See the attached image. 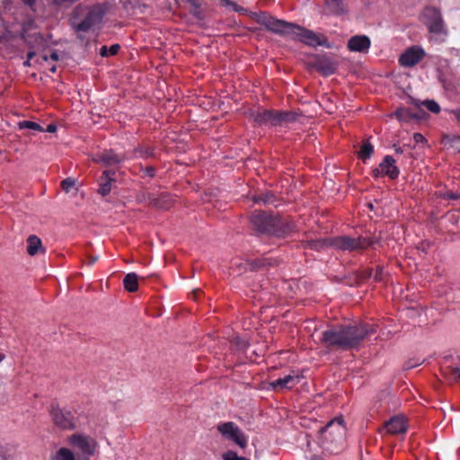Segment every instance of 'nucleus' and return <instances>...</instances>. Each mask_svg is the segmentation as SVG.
Here are the masks:
<instances>
[{"label":"nucleus","mask_w":460,"mask_h":460,"mask_svg":"<svg viewBox=\"0 0 460 460\" xmlns=\"http://www.w3.org/2000/svg\"><path fill=\"white\" fill-rule=\"evenodd\" d=\"M256 22L263 25L268 31L277 34L289 36L293 40H299L310 47L323 46L331 48L327 38L313 31L305 29L292 22L276 19L266 13L256 14Z\"/></svg>","instance_id":"obj_1"},{"label":"nucleus","mask_w":460,"mask_h":460,"mask_svg":"<svg viewBox=\"0 0 460 460\" xmlns=\"http://www.w3.org/2000/svg\"><path fill=\"white\" fill-rule=\"evenodd\" d=\"M250 222L258 234L285 237L296 230L295 224L288 217L266 210L253 211L250 217Z\"/></svg>","instance_id":"obj_2"},{"label":"nucleus","mask_w":460,"mask_h":460,"mask_svg":"<svg viewBox=\"0 0 460 460\" xmlns=\"http://www.w3.org/2000/svg\"><path fill=\"white\" fill-rule=\"evenodd\" d=\"M105 13L106 8L101 4L93 5L89 9L80 4L73 11L70 24L76 32H86L101 23Z\"/></svg>","instance_id":"obj_3"},{"label":"nucleus","mask_w":460,"mask_h":460,"mask_svg":"<svg viewBox=\"0 0 460 460\" xmlns=\"http://www.w3.org/2000/svg\"><path fill=\"white\" fill-rule=\"evenodd\" d=\"M347 349L358 347L364 339L376 332V327L365 323L341 325Z\"/></svg>","instance_id":"obj_4"},{"label":"nucleus","mask_w":460,"mask_h":460,"mask_svg":"<svg viewBox=\"0 0 460 460\" xmlns=\"http://www.w3.org/2000/svg\"><path fill=\"white\" fill-rule=\"evenodd\" d=\"M338 61L327 55H312L305 62L309 69H315L323 76L333 75L338 68Z\"/></svg>","instance_id":"obj_5"},{"label":"nucleus","mask_w":460,"mask_h":460,"mask_svg":"<svg viewBox=\"0 0 460 460\" xmlns=\"http://www.w3.org/2000/svg\"><path fill=\"white\" fill-rule=\"evenodd\" d=\"M69 444L74 449L79 450L81 454L76 456H85L89 458L90 456L94 455L98 444L94 438L90 436L81 433H75L68 438Z\"/></svg>","instance_id":"obj_6"},{"label":"nucleus","mask_w":460,"mask_h":460,"mask_svg":"<svg viewBox=\"0 0 460 460\" xmlns=\"http://www.w3.org/2000/svg\"><path fill=\"white\" fill-rule=\"evenodd\" d=\"M49 413L51 420L57 428L64 430L75 429V419L70 411L62 409L58 405L52 404Z\"/></svg>","instance_id":"obj_7"},{"label":"nucleus","mask_w":460,"mask_h":460,"mask_svg":"<svg viewBox=\"0 0 460 460\" xmlns=\"http://www.w3.org/2000/svg\"><path fill=\"white\" fill-rule=\"evenodd\" d=\"M217 430L221 435L234 441L241 448H245L247 446V437L241 431V429L232 421L224 422L217 426Z\"/></svg>","instance_id":"obj_8"},{"label":"nucleus","mask_w":460,"mask_h":460,"mask_svg":"<svg viewBox=\"0 0 460 460\" xmlns=\"http://www.w3.org/2000/svg\"><path fill=\"white\" fill-rule=\"evenodd\" d=\"M423 16L425 24L428 26L429 32L435 34H446L444 22L441 13L435 7H428L425 9Z\"/></svg>","instance_id":"obj_9"},{"label":"nucleus","mask_w":460,"mask_h":460,"mask_svg":"<svg viewBox=\"0 0 460 460\" xmlns=\"http://www.w3.org/2000/svg\"><path fill=\"white\" fill-rule=\"evenodd\" d=\"M320 341L327 348L336 347L341 349H347L341 325L324 331Z\"/></svg>","instance_id":"obj_10"},{"label":"nucleus","mask_w":460,"mask_h":460,"mask_svg":"<svg viewBox=\"0 0 460 460\" xmlns=\"http://www.w3.org/2000/svg\"><path fill=\"white\" fill-rule=\"evenodd\" d=\"M423 56V49L411 47L401 55L399 62L402 66L411 67L420 62Z\"/></svg>","instance_id":"obj_11"},{"label":"nucleus","mask_w":460,"mask_h":460,"mask_svg":"<svg viewBox=\"0 0 460 460\" xmlns=\"http://www.w3.org/2000/svg\"><path fill=\"white\" fill-rule=\"evenodd\" d=\"M251 117L259 125L278 126L277 112L272 110L257 111L251 113Z\"/></svg>","instance_id":"obj_12"},{"label":"nucleus","mask_w":460,"mask_h":460,"mask_svg":"<svg viewBox=\"0 0 460 460\" xmlns=\"http://www.w3.org/2000/svg\"><path fill=\"white\" fill-rule=\"evenodd\" d=\"M329 244L336 249L342 251H357L356 238L347 235L330 238Z\"/></svg>","instance_id":"obj_13"},{"label":"nucleus","mask_w":460,"mask_h":460,"mask_svg":"<svg viewBox=\"0 0 460 460\" xmlns=\"http://www.w3.org/2000/svg\"><path fill=\"white\" fill-rule=\"evenodd\" d=\"M384 428L389 434L395 435L404 433L407 430V425L402 416H394L384 424Z\"/></svg>","instance_id":"obj_14"},{"label":"nucleus","mask_w":460,"mask_h":460,"mask_svg":"<svg viewBox=\"0 0 460 460\" xmlns=\"http://www.w3.org/2000/svg\"><path fill=\"white\" fill-rule=\"evenodd\" d=\"M116 172L114 170H105L99 179L98 193L102 196L108 195L111 190L112 183L115 182Z\"/></svg>","instance_id":"obj_15"},{"label":"nucleus","mask_w":460,"mask_h":460,"mask_svg":"<svg viewBox=\"0 0 460 460\" xmlns=\"http://www.w3.org/2000/svg\"><path fill=\"white\" fill-rule=\"evenodd\" d=\"M370 47V40L365 35H356L349 39L348 48L350 51L367 52Z\"/></svg>","instance_id":"obj_16"},{"label":"nucleus","mask_w":460,"mask_h":460,"mask_svg":"<svg viewBox=\"0 0 460 460\" xmlns=\"http://www.w3.org/2000/svg\"><path fill=\"white\" fill-rule=\"evenodd\" d=\"M93 160L96 163H102L105 166H112L122 162L123 156L110 149L103 151L101 155Z\"/></svg>","instance_id":"obj_17"},{"label":"nucleus","mask_w":460,"mask_h":460,"mask_svg":"<svg viewBox=\"0 0 460 460\" xmlns=\"http://www.w3.org/2000/svg\"><path fill=\"white\" fill-rule=\"evenodd\" d=\"M335 425H336V427L333 429V432L339 438H342L344 436V434H345L346 428L344 426V420H343V418L341 416L336 417L333 420H332L331 421H329L324 427H323L320 429V432L321 433H324V432H328L329 431V434L332 435V429Z\"/></svg>","instance_id":"obj_18"},{"label":"nucleus","mask_w":460,"mask_h":460,"mask_svg":"<svg viewBox=\"0 0 460 460\" xmlns=\"http://www.w3.org/2000/svg\"><path fill=\"white\" fill-rule=\"evenodd\" d=\"M395 160L391 155H385L383 162L379 164L382 173L389 176L391 179H396L399 175V169L395 166Z\"/></svg>","instance_id":"obj_19"},{"label":"nucleus","mask_w":460,"mask_h":460,"mask_svg":"<svg viewBox=\"0 0 460 460\" xmlns=\"http://www.w3.org/2000/svg\"><path fill=\"white\" fill-rule=\"evenodd\" d=\"M299 381L298 376L288 375L283 378H279L270 383V386L275 390H283L293 387Z\"/></svg>","instance_id":"obj_20"},{"label":"nucleus","mask_w":460,"mask_h":460,"mask_svg":"<svg viewBox=\"0 0 460 460\" xmlns=\"http://www.w3.org/2000/svg\"><path fill=\"white\" fill-rule=\"evenodd\" d=\"M328 11L333 14H343L347 12L348 0H326Z\"/></svg>","instance_id":"obj_21"},{"label":"nucleus","mask_w":460,"mask_h":460,"mask_svg":"<svg viewBox=\"0 0 460 460\" xmlns=\"http://www.w3.org/2000/svg\"><path fill=\"white\" fill-rule=\"evenodd\" d=\"M172 203L173 200L168 193H162L159 197L154 196L151 206L158 209L167 210Z\"/></svg>","instance_id":"obj_22"},{"label":"nucleus","mask_w":460,"mask_h":460,"mask_svg":"<svg viewBox=\"0 0 460 460\" xmlns=\"http://www.w3.org/2000/svg\"><path fill=\"white\" fill-rule=\"evenodd\" d=\"M409 102L411 104H413L416 108H420L421 106H424L426 109H428L432 113H438L440 111V107L437 102L434 100H426L423 102H420V100H417L411 96H409Z\"/></svg>","instance_id":"obj_23"},{"label":"nucleus","mask_w":460,"mask_h":460,"mask_svg":"<svg viewBox=\"0 0 460 460\" xmlns=\"http://www.w3.org/2000/svg\"><path fill=\"white\" fill-rule=\"evenodd\" d=\"M277 112V119L278 126L287 123L294 122L298 118V113L296 111H276Z\"/></svg>","instance_id":"obj_24"},{"label":"nucleus","mask_w":460,"mask_h":460,"mask_svg":"<svg viewBox=\"0 0 460 460\" xmlns=\"http://www.w3.org/2000/svg\"><path fill=\"white\" fill-rule=\"evenodd\" d=\"M123 285L127 291L136 292L138 288V277L136 273H128L124 279Z\"/></svg>","instance_id":"obj_25"},{"label":"nucleus","mask_w":460,"mask_h":460,"mask_svg":"<svg viewBox=\"0 0 460 460\" xmlns=\"http://www.w3.org/2000/svg\"><path fill=\"white\" fill-rule=\"evenodd\" d=\"M45 253L46 248L42 245L41 240L37 235L31 234V256Z\"/></svg>","instance_id":"obj_26"},{"label":"nucleus","mask_w":460,"mask_h":460,"mask_svg":"<svg viewBox=\"0 0 460 460\" xmlns=\"http://www.w3.org/2000/svg\"><path fill=\"white\" fill-rule=\"evenodd\" d=\"M52 460H77V456L75 455L70 449L61 447L52 456Z\"/></svg>","instance_id":"obj_27"},{"label":"nucleus","mask_w":460,"mask_h":460,"mask_svg":"<svg viewBox=\"0 0 460 460\" xmlns=\"http://www.w3.org/2000/svg\"><path fill=\"white\" fill-rule=\"evenodd\" d=\"M374 153V146L369 142V140H366L363 142L360 150L358 153V158H360L363 162L367 159L370 158Z\"/></svg>","instance_id":"obj_28"},{"label":"nucleus","mask_w":460,"mask_h":460,"mask_svg":"<svg viewBox=\"0 0 460 460\" xmlns=\"http://www.w3.org/2000/svg\"><path fill=\"white\" fill-rule=\"evenodd\" d=\"M400 121L409 122L412 120V112L406 108H398L394 113Z\"/></svg>","instance_id":"obj_29"},{"label":"nucleus","mask_w":460,"mask_h":460,"mask_svg":"<svg viewBox=\"0 0 460 460\" xmlns=\"http://www.w3.org/2000/svg\"><path fill=\"white\" fill-rule=\"evenodd\" d=\"M232 268L235 270L238 275H242L248 269H250L249 266V260H243V259H237L234 260L232 261Z\"/></svg>","instance_id":"obj_30"},{"label":"nucleus","mask_w":460,"mask_h":460,"mask_svg":"<svg viewBox=\"0 0 460 460\" xmlns=\"http://www.w3.org/2000/svg\"><path fill=\"white\" fill-rule=\"evenodd\" d=\"M271 265H272V262L269 259H257L254 261L249 260L250 270H252V271H255L261 268H263L266 266H271Z\"/></svg>","instance_id":"obj_31"},{"label":"nucleus","mask_w":460,"mask_h":460,"mask_svg":"<svg viewBox=\"0 0 460 460\" xmlns=\"http://www.w3.org/2000/svg\"><path fill=\"white\" fill-rule=\"evenodd\" d=\"M330 238L329 239H317V240H311L308 241L307 246L314 250H321L324 247L331 246L329 244Z\"/></svg>","instance_id":"obj_32"},{"label":"nucleus","mask_w":460,"mask_h":460,"mask_svg":"<svg viewBox=\"0 0 460 460\" xmlns=\"http://www.w3.org/2000/svg\"><path fill=\"white\" fill-rule=\"evenodd\" d=\"M275 200V197L271 192L261 193L253 197V201L256 203L262 202L264 204H271Z\"/></svg>","instance_id":"obj_33"},{"label":"nucleus","mask_w":460,"mask_h":460,"mask_svg":"<svg viewBox=\"0 0 460 460\" xmlns=\"http://www.w3.org/2000/svg\"><path fill=\"white\" fill-rule=\"evenodd\" d=\"M120 46L119 44H113L110 48L102 46L100 49V55L102 57L114 56L118 53Z\"/></svg>","instance_id":"obj_34"},{"label":"nucleus","mask_w":460,"mask_h":460,"mask_svg":"<svg viewBox=\"0 0 460 460\" xmlns=\"http://www.w3.org/2000/svg\"><path fill=\"white\" fill-rule=\"evenodd\" d=\"M231 342L234 345L235 349L239 351H243L249 346V342L239 336H234Z\"/></svg>","instance_id":"obj_35"},{"label":"nucleus","mask_w":460,"mask_h":460,"mask_svg":"<svg viewBox=\"0 0 460 460\" xmlns=\"http://www.w3.org/2000/svg\"><path fill=\"white\" fill-rule=\"evenodd\" d=\"M374 243V241L367 237L359 236L356 238V245L357 251L366 249L368 246H371Z\"/></svg>","instance_id":"obj_36"},{"label":"nucleus","mask_w":460,"mask_h":460,"mask_svg":"<svg viewBox=\"0 0 460 460\" xmlns=\"http://www.w3.org/2000/svg\"><path fill=\"white\" fill-rule=\"evenodd\" d=\"M76 184V181L73 178H66L61 181V188L66 193L70 191V190L75 187Z\"/></svg>","instance_id":"obj_37"},{"label":"nucleus","mask_w":460,"mask_h":460,"mask_svg":"<svg viewBox=\"0 0 460 460\" xmlns=\"http://www.w3.org/2000/svg\"><path fill=\"white\" fill-rule=\"evenodd\" d=\"M154 196L149 192H141L137 196V200L140 203H148L151 206Z\"/></svg>","instance_id":"obj_38"},{"label":"nucleus","mask_w":460,"mask_h":460,"mask_svg":"<svg viewBox=\"0 0 460 460\" xmlns=\"http://www.w3.org/2000/svg\"><path fill=\"white\" fill-rule=\"evenodd\" d=\"M136 154H139L141 157H149L153 155V149L148 146H140L135 149Z\"/></svg>","instance_id":"obj_39"},{"label":"nucleus","mask_w":460,"mask_h":460,"mask_svg":"<svg viewBox=\"0 0 460 460\" xmlns=\"http://www.w3.org/2000/svg\"><path fill=\"white\" fill-rule=\"evenodd\" d=\"M222 457L224 460H249L246 457L237 456L234 451H227L224 453Z\"/></svg>","instance_id":"obj_40"},{"label":"nucleus","mask_w":460,"mask_h":460,"mask_svg":"<svg viewBox=\"0 0 460 460\" xmlns=\"http://www.w3.org/2000/svg\"><path fill=\"white\" fill-rule=\"evenodd\" d=\"M123 6L127 12L134 11L138 4V0H121Z\"/></svg>","instance_id":"obj_41"},{"label":"nucleus","mask_w":460,"mask_h":460,"mask_svg":"<svg viewBox=\"0 0 460 460\" xmlns=\"http://www.w3.org/2000/svg\"><path fill=\"white\" fill-rule=\"evenodd\" d=\"M416 112H412V120L420 121L427 118L428 114L420 107L417 108Z\"/></svg>","instance_id":"obj_42"},{"label":"nucleus","mask_w":460,"mask_h":460,"mask_svg":"<svg viewBox=\"0 0 460 460\" xmlns=\"http://www.w3.org/2000/svg\"><path fill=\"white\" fill-rule=\"evenodd\" d=\"M371 277H372V269H364L358 275V278L360 279L361 280L368 279Z\"/></svg>","instance_id":"obj_43"},{"label":"nucleus","mask_w":460,"mask_h":460,"mask_svg":"<svg viewBox=\"0 0 460 460\" xmlns=\"http://www.w3.org/2000/svg\"><path fill=\"white\" fill-rule=\"evenodd\" d=\"M384 276H385L384 269L381 267H378L376 270V272L374 275V279L376 282L382 281L384 279Z\"/></svg>","instance_id":"obj_44"},{"label":"nucleus","mask_w":460,"mask_h":460,"mask_svg":"<svg viewBox=\"0 0 460 460\" xmlns=\"http://www.w3.org/2000/svg\"><path fill=\"white\" fill-rule=\"evenodd\" d=\"M30 38H31V40H32V38H34L35 39L34 41L37 43V45L39 47L43 46V39L40 33H37V32H35L33 34L31 33Z\"/></svg>","instance_id":"obj_45"},{"label":"nucleus","mask_w":460,"mask_h":460,"mask_svg":"<svg viewBox=\"0 0 460 460\" xmlns=\"http://www.w3.org/2000/svg\"><path fill=\"white\" fill-rule=\"evenodd\" d=\"M220 1L224 5L232 6L233 9L236 12H240V11L243 10L242 7H238V5L231 0H220Z\"/></svg>","instance_id":"obj_46"},{"label":"nucleus","mask_w":460,"mask_h":460,"mask_svg":"<svg viewBox=\"0 0 460 460\" xmlns=\"http://www.w3.org/2000/svg\"><path fill=\"white\" fill-rule=\"evenodd\" d=\"M443 197L449 199H460V193L447 191L446 193L443 194Z\"/></svg>","instance_id":"obj_47"},{"label":"nucleus","mask_w":460,"mask_h":460,"mask_svg":"<svg viewBox=\"0 0 460 460\" xmlns=\"http://www.w3.org/2000/svg\"><path fill=\"white\" fill-rule=\"evenodd\" d=\"M421 363H413L412 362V359H410L408 361H406L403 365V369L404 370H408V369H411L419 365H420Z\"/></svg>","instance_id":"obj_48"},{"label":"nucleus","mask_w":460,"mask_h":460,"mask_svg":"<svg viewBox=\"0 0 460 460\" xmlns=\"http://www.w3.org/2000/svg\"><path fill=\"white\" fill-rule=\"evenodd\" d=\"M31 130L44 132V128L37 122L31 121Z\"/></svg>","instance_id":"obj_49"},{"label":"nucleus","mask_w":460,"mask_h":460,"mask_svg":"<svg viewBox=\"0 0 460 460\" xmlns=\"http://www.w3.org/2000/svg\"><path fill=\"white\" fill-rule=\"evenodd\" d=\"M145 175L146 176H149V177H154L155 176V168L154 167H146V168H142Z\"/></svg>","instance_id":"obj_50"},{"label":"nucleus","mask_w":460,"mask_h":460,"mask_svg":"<svg viewBox=\"0 0 460 460\" xmlns=\"http://www.w3.org/2000/svg\"><path fill=\"white\" fill-rule=\"evenodd\" d=\"M448 142L452 144V146L457 145L460 143V136H454L452 137H447Z\"/></svg>","instance_id":"obj_51"},{"label":"nucleus","mask_w":460,"mask_h":460,"mask_svg":"<svg viewBox=\"0 0 460 460\" xmlns=\"http://www.w3.org/2000/svg\"><path fill=\"white\" fill-rule=\"evenodd\" d=\"M413 139L416 143H420L425 140L424 137L420 133H414Z\"/></svg>","instance_id":"obj_52"},{"label":"nucleus","mask_w":460,"mask_h":460,"mask_svg":"<svg viewBox=\"0 0 460 460\" xmlns=\"http://www.w3.org/2000/svg\"><path fill=\"white\" fill-rule=\"evenodd\" d=\"M56 130H57V126L54 123L48 125L46 129H44V131H47L49 133H54V132H56Z\"/></svg>","instance_id":"obj_53"},{"label":"nucleus","mask_w":460,"mask_h":460,"mask_svg":"<svg viewBox=\"0 0 460 460\" xmlns=\"http://www.w3.org/2000/svg\"><path fill=\"white\" fill-rule=\"evenodd\" d=\"M449 370L452 374L457 375V377L460 379V367H450Z\"/></svg>","instance_id":"obj_54"},{"label":"nucleus","mask_w":460,"mask_h":460,"mask_svg":"<svg viewBox=\"0 0 460 460\" xmlns=\"http://www.w3.org/2000/svg\"><path fill=\"white\" fill-rule=\"evenodd\" d=\"M18 125L20 129L29 128V120L21 121Z\"/></svg>","instance_id":"obj_55"},{"label":"nucleus","mask_w":460,"mask_h":460,"mask_svg":"<svg viewBox=\"0 0 460 460\" xmlns=\"http://www.w3.org/2000/svg\"><path fill=\"white\" fill-rule=\"evenodd\" d=\"M50 58L52 60L57 61V60L60 59V56H59V54L57 51H52L51 54H50Z\"/></svg>","instance_id":"obj_56"},{"label":"nucleus","mask_w":460,"mask_h":460,"mask_svg":"<svg viewBox=\"0 0 460 460\" xmlns=\"http://www.w3.org/2000/svg\"><path fill=\"white\" fill-rule=\"evenodd\" d=\"M373 175H374V177L377 178L380 175H384V174L382 173V170L379 167V168H376L373 170Z\"/></svg>","instance_id":"obj_57"},{"label":"nucleus","mask_w":460,"mask_h":460,"mask_svg":"<svg viewBox=\"0 0 460 460\" xmlns=\"http://www.w3.org/2000/svg\"><path fill=\"white\" fill-rule=\"evenodd\" d=\"M451 112L455 115L456 119L460 122V109L453 110Z\"/></svg>","instance_id":"obj_58"},{"label":"nucleus","mask_w":460,"mask_h":460,"mask_svg":"<svg viewBox=\"0 0 460 460\" xmlns=\"http://www.w3.org/2000/svg\"><path fill=\"white\" fill-rule=\"evenodd\" d=\"M429 244H424V243H421L418 246V250L421 251L422 252L426 253L427 252V248H428Z\"/></svg>","instance_id":"obj_59"},{"label":"nucleus","mask_w":460,"mask_h":460,"mask_svg":"<svg viewBox=\"0 0 460 460\" xmlns=\"http://www.w3.org/2000/svg\"><path fill=\"white\" fill-rule=\"evenodd\" d=\"M98 260V257L95 255H90L89 256V263L93 264Z\"/></svg>","instance_id":"obj_60"},{"label":"nucleus","mask_w":460,"mask_h":460,"mask_svg":"<svg viewBox=\"0 0 460 460\" xmlns=\"http://www.w3.org/2000/svg\"><path fill=\"white\" fill-rule=\"evenodd\" d=\"M23 65L25 66H29V65H30V62H29V52L27 53L26 59L23 61Z\"/></svg>","instance_id":"obj_61"},{"label":"nucleus","mask_w":460,"mask_h":460,"mask_svg":"<svg viewBox=\"0 0 460 460\" xmlns=\"http://www.w3.org/2000/svg\"><path fill=\"white\" fill-rule=\"evenodd\" d=\"M77 460H90L88 457H86L85 456H77Z\"/></svg>","instance_id":"obj_62"},{"label":"nucleus","mask_w":460,"mask_h":460,"mask_svg":"<svg viewBox=\"0 0 460 460\" xmlns=\"http://www.w3.org/2000/svg\"><path fill=\"white\" fill-rule=\"evenodd\" d=\"M394 148H395V152L397 154H402V149L401 147H397L395 145H394Z\"/></svg>","instance_id":"obj_63"},{"label":"nucleus","mask_w":460,"mask_h":460,"mask_svg":"<svg viewBox=\"0 0 460 460\" xmlns=\"http://www.w3.org/2000/svg\"><path fill=\"white\" fill-rule=\"evenodd\" d=\"M4 358V355L0 353V362Z\"/></svg>","instance_id":"obj_64"}]
</instances>
